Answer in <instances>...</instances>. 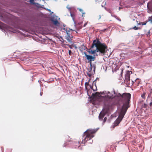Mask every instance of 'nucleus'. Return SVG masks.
<instances>
[{
	"label": "nucleus",
	"instance_id": "19",
	"mask_svg": "<svg viewBox=\"0 0 152 152\" xmlns=\"http://www.w3.org/2000/svg\"><path fill=\"white\" fill-rule=\"evenodd\" d=\"M142 108H146L147 107V105L146 104L144 103L143 104L142 106Z\"/></svg>",
	"mask_w": 152,
	"mask_h": 152
},
{
	"label": "nucleus",
	"instance_id": "33",
	"mask_svg": "<svg viewBox=\"0 0 152 152\" xmlns=\"http://www.w3.org/2000/svg\"><path fill=\"white\" fill-rule=\"evenodd\" d=\"M150 94H151L152 93V89H150Z\"/></svg>",
	"mask_w": 152,
	"mask_h": 152
},
{
	"label": "nucleus",
	"instance_id": "7",
	"mask_svg": "<svg viewBox=\"0 0 152 152\" xmlns=\"http://www.w3.org/2000/svg\"><path fill=\"white\" fill-rule=\"evenodd\" d=\"M51 21H52L53 24L55 26H59L60 23L56 19V20L51 19Z\"/></svg>",
	"mask_w": 152,
	"mask_h": 152
},
{
	"label": "nucleus",
	"instance_id": "10",
	"mask_svg": "<svg viewBox=\"0 0 152 152\" xmlns=\"http://www.w3.org/2000/svg\"><path fill=\"white\" fill-rule=\"evenodd\" d=\"M10 28L9 26H6L3 29L4 31L6 32L7 35H8V33L10 32Z\"/></svg>",
	"mask_w": 152,
	"mask_h": 152
},
{
	"label": "nucleus",
	"instance_id": "27",
	"mask_svg": "<svg viewBox=\"0 0 152 152\" xmlns=\"http://www.w3.org/2000/svg\"><path fill=\"white\" fill-rule=\"evenodd\" d=\"M87 75L89 77H90L91 76V74H89V73H88Z\"/></svg>",
	"mask_w": 152,
	"mask_h": 152
},
{
	"label": "nucleus",
	"instance_id": "4",
	"mask_svg": "<svg viewBox=\"0 0 152 152\" xmlns=\"http://www.w3.org/2000/svg\"><path fill=\"white\" fill-rule=\"evenodd\" d=\"M115 98L113 97V95L110 96L107 95L105 99V101L104 104L105 105L108 106L109 107L115 104L114 100Z\"/></svg>",
	"mask_w": 152,
	"mask_h": 152
},
{
	"label": "nucleus",
	"instance_id": "38",
	"mask_svg": "<svg viewBox=\"0 0 152 152\" xmlns=\"http://www.w3.org/2000/svg\"><path fill=\"white\" fill-rule=\"evenodd\" d=\"M133 83H134V82H133Z\"/></svg>",
	"mask_w": 152,
	"mask_h": 152
},
{
	"label": "nucleus",
	"instance_id": "2",
	"mask_svg": "<svg viewBox=\"0 0 152 152\" xmlns=\"http://www.w3.org/2000/svg\"><path fill=\"white\" fill-rule=\"evenodd\" d=\"M131 95L129 93H124L122 95L118 93L117 96L115 97L120 99L121 100L124 102L121 110L126 112L128 108L130 106L129 104Z\"/></svg>",
	"mask_w": 152,
	"mask_h": 152
},
{
	"label": "nucleus",
	"instance_id": "37",
	"mask_svg": "<svg viewBox=\"0 0 152 152\" xmlns=\"http://www.w3.org/2000/svg\"><path fill=\"white\" fill-rule=\"evenodd\" d=\"M106 29H104V30L103 31H104L105 30H106Z\"/></svg>",
	"mask_w": 152,
	"mask_h": 152
},
{
	"label": "nucleus",
	"instance_id": "31",
	"mask_svg": "<svg viewBox=\"0 0 152 152\" xmlns=\"http://www.w3.org/2000/svg\"><path fill=\"white\" fill-rule=\"evenodd\" d=\"M67 8L68 9H69V11H70V12H71V11H70V10H71V7L68 8V7H67Z\"/></svg>",
	"mask_w": 152,
	"mask_h": 152
},
{
	"label": "nucleus",
	"instance_id": "34",
	"mask_svg": "<svg viewBox=\"0 0 152 152\" xmlns=\"http://www.w3.org/2000/svg\"><path fill=\"white\" fill-rule=\"evenodd\" d=\"M85 14V12H83V13H82V16L83 17V15L84 14Z\"/></svg>",
	"mask_w": 152,
	"mask_h": 152
},
{
	"label": "nucleus",
	"instance_id": "21",
	"mask_svg": "<svg viewBox=\"0 0 152 152\" xmlns=\"http://www.w3.org/2000/svg\"><path fill=\"white\" fill-rule=\"evenodd\" d=\"M99 93L98 92H96L94 94H92V95H93L94 96L96 97V96H97L99 95Z\"/></svg>",
	"mask_w": 152,
	"mask_h": 152
},
{
	"label": "nucleus",
	"instance_id": "24",
	"mask_svg": "<svg viewBox=\"0 0 152 152\" xmlns=\"http://www.w3.org/2000/svg\"><path fill=\"white\" fill-rule=\"evenodd\" d=\"M107 119V118L106 117H105L104 118V120H103V123H104L106 121Z\"/></svg>",
	"mask_w": 152,
	"mask_h": 152
},
{
	"label": "nucleus",
	"instance_id": "22",
	"mask_svg": "<svg viewBox=\"0 0 152 152\" xmlns=\"http://www.w3.org/2000/svg\"><path fill=\"white\" fill-rule=\"evenodd\" d=\"M151 102L150 103L149 105L150 107H152V97H151Z\"/></svg>",
	"mask_w": 152,
	"mask_h": 152
},
{
	"label": "nucleus",
	"instance_id": "1",
	"mask_svg": "<svg viewBox=\"0 0 152 152\" xmlns=\"http://www.w3.org/2000/svg\"><path fill=\"white\" fill-rule=\"evenodd\" d=\"M107 49V45L101 43L99 39L96 38L93 41L90 52L92 54H94L96 52H99L100 53L99 55L100 54L104 55L106 53Z\"/></svg>",
	"mask_w": 152,
	"mask_h": 152
},
{
	"label": "nucleus",
	"instance_id": "36",
	"mask_svg": "<svg viewBox=\"0 0 152 152\" xmlns=\"http://www.w3.org/2000/svg\"><path fill=\"white\" fill-rule=\"evenodd\" d=\"M99 19H100L101 18V15H99Z\"/></svg>",
	"mask_w": 152,
	"mask_h": 152
},
{
	"label": "nucleus",
	"instance_id": "29",
	"mask_svg": "<svg viewBox=\"0 0 152 152\" xmlns=\"http://www.w3.org/2000/svg\"><path fill=\"white\" fill-rule=\"evenodd\" d=\"M151 94H149L148 96V98L150 97L151 96Z\"/></svg>",
	"mask_w": 152,
	"mask_h": 152
},
{
	"label": "nucleus",
	"instance_id": "3",
	"mask_svg": "<svg viewBox=\"0 0 152 152\" xmlns=\"http://www.w3.org/2000/svg\"><path fill=\"white\" fill-rule=\"evenodd\" d=\"M97 130L94 129H88L83 134L82 137V141L80 140L79 143L80 142L81 143H85L88 140L91 139L94 137V134Z\"/></svg>",
	"mask_w": 152,
	"mask_h": 152
},
{
	"label": "nucleus",
	"instance_id": "5",
	"mask_svg": "<svg viewBox=\"0 0 152 152\" xmlns=\"http://www.w3.org/2000/svg\"><path fill=\"white\" fill-rule=\"evenodd\" d=\"M126 112L121 110L119 113V116L118 118L115 121L114 123V127L118 126L120 123L124 118Z\"/></svg>",
	"mask_w": 152,
	"mask_h": 152
},
{
	"label": "nucleus",
	"instance_id": "11",
	"mask_svg": "<svg viewBox=\"0 0 152 152\" xmlns=\"http://www.w3.org/2000/svg\"><path fill=\"white\" fill-rule=\"evenodd\" d=\"M86 47L84 45H81V46L80 47V50L81 51H83L85 50L86 49Z\"/></svg>",
	"mask_w": 152,
	"mask_h": 152
},
{
	"label": "nucleus",
	"instance_id": "20",
	"mask_svg": "<svg viewBox=\"0 0 152 152\" xmlns=\"http://www.w3.org/2000/svg\"><path fill=\"white\" fill-rule=\"evenodd\" d=\"M151 32L150 30H149L147 33L146 34L147 37H149L150 35Z\"/></svg>",
	"mask_w": 152,
	"mask_h": 152
},
{
	"label": "nucleus",
	"instance_id": "28",
	"mask_svg": "<svg viewBox=\"0 0 152 152\" xmlns=\"http://www.w3.org/2000/svg\"><path fill=\"white\" fill-rule=\"evenodd\" d=\"M87 24V22H86V23L84 25H83V27H85L86 26V25Z\"/></svg>",
	"mask_w": 152,
	"mask_h": 152
},
{
	"label": "nucleus",
	"instance_id": "6",
	"mask_svg": "<svg viewBox=\"0 0 152 152\" xmlns=\"http://www.w3.org/2000/svg\"><path fill=\"white\" fill-rule=\"evenodd\" d=\"M85 56L87 60L88 61V62L90 64L91 66H92L91 62L94 61L95 59V56H92L88 55L86 54V53H84Z\"/></svg>",
	"mask_w": 152,
	"mask_h": 152
},
{
	"label": "nucleus",
	"instance_id": "26",
	"mask_svg": "<svg viewBox=\"0 0 152 152\" xmlns=\"http://www.w3.org/2000/svg\"><path fill=\"white\" fill-rule=\"evenodd\" d=\"M89 83L88 82H86L85 83V86H88L89 85Z\"/></svg>",
	"mask_w": 152,
	"mask_h": 152
},
{
	"label": "nucleus",
	"instance_id": "25",
	"mask_svg": "<svg viewBox=\"0 0 152 152\" xmlns=\"http://www.w3.org/2000/svg\"><path fill=\"white\" fill-rule=\"evenodd\" d=\"M62 31H65L66 32H68L67 30L65 28H62Z\"/></svg>",
	"mask_w": 152,
	"mask_h": 152
},
{
	"label": "nucleus",
	"instance_id": "16",
	"mask_svg": "<svg viewBox=\"0 0 152 152\" xmlns=\"http://www.w3.org/2000/svg\"><path fill=\"white\" fill-rule=\"evenodd\" d=\"M132 28L134 30H137L139 29H140V28L137 27L136 26H135Z\"/></svg>",
	"mask_w": 152,
	"mask_h": 152
},
{
	"label": "nucleus",
	"instance_id": "23",
	"mask_svg": "<svg viewBox=\"0 0 152 152\" xmlns=\"http://www.w3.org/2000/svg\"><path fill=\"white\" fill-rule=\"evenodd\" d=\"M72 52L70 50H69V55H70V56H71L72 55Z\"/></svg>",
	"mask_w": 152,
	"mask_h": 152
},
{
	"label": "nucleus",
	"instance_id": "30",
	"mask_svg": "<svg viewBox=\"0 0 152 152\" xmlns=\"http://www.w3.org/2000/svg\"><path fill=\"white\" fill-rule=\"evenodd\" d=\"M43 94V92H41L40 93V96H42V95Z\"/></svg>",
	"mask_w": 152,
	"mask_h": 152
},
{
	"label": "nucleus",
	"instance_id": "8",
	"mask_svg": "<svg viewBox=\"0 0 152 152\" xmlns=\"http://www.w3.org/2000/svg\"><path fill=\"white\" fill-rule=\"evenodd\" d=\"M67 35L66 37V39L69 42H71L72 41V37L70 36L68 32H67Z\"/></svg>",
	"mask_w": 152,
	"mask_h": 152
},
{
	"label": "nucleus",
	"instance_id": "9",
	"mask_svg": "<svg viewBox=\"0 0 152 152\" xmlns=\"http://www.w3.org/2000/svg\"><path fill=\"white\" fill-rule=\"evenodd\" d=\"M107 113V112H106L105 113H104V112H101L99 115V118L100 119H102L104 117V116L105 114Z\"/></svg>",
	"mask_w": 152,
	"mask_h": 152
},
{
	"label": "nucleus",
	"instance_id": "14",
	"mask_svg": "<svg viewBox=\"0 0 152 152\" xmlns=\"http://www.w3.org/2000/svg\"><path fill=\"white\" fill-rule=\"evenodd\" d=\"M148 21H149L151 23H152V16L149 17L148 20H147Z\"/></svg>",
	"mask_w": 152,
	"mask_h": 152
},
{
	"label": "nucleus",
	"instance_id": "18",
	"mask_svg": "<svg viewBox=\"0 0 152 152\" xmlns=\"http://www.w3.org/2000/svg\"><path fill=\"white\" fill-rule=\"evenodd\" d=\"M136 82L137 83V86H138L139 83H140V81L139 79H136V80H135Z\"/></svg>",
	"mask_w": 152,
	"mask_h": 152
},
{
	"label": "nucleus",
	"instance_id": "17",
	"mask_svg": "<svg viewBox=\"0 0 152 152\" xmlns=\"http://www.w3.org/2000/svg\"><path fill=\"white\" fill-rule=\"evenodd\" d=\"M146 93L145 92H144L142 95H141V97H142L144 99H145V95Z\"/></svg>",
	"mask_w": 152,
	"mask_h": 152
},
{
	"label": "nucleus",
	"instance_id": "15",
	"mask_svg": "<svg viewBox=\"0 0 152 152\" xmlns=\"http://www.w3.org/2000/svg\"><path fill=\"white\" fill-rule=\"evenodd\" d=\"M70 15L71 16L73 20H74L75 17V14L74 13H72L71 12H70Z\"/></svg>",
	"mask_w": 152,
	"mask_h": 152
},
{
	"label": "nucleus",
	"instance_id": "12",
	"mask_svg": "<svg viewBox=\"0 0 152 152\" xmlns=\"http://www.w3.org/2000/svg\"><path fill=\"white\" fill-rule=\"evenodd\" d=\"M125 79L126 81L127 82L130 81V74H127L125 76Z\"/></svg>",
	"mask_w": 152,
	"mask_h": 152
},
{
	"label": "nucleus",
	"instance_id": "32",
	"mask_svg": "<svg viewBox=\"0 0 152 152\" xmlns=\"http://www.w3.org/2000/svg\"><path fill=\"white\" fill-rule=\"evenodd\" d=\"M79 10L81 12H83V10L82 9H79Z\"/></svg>",
	"mask_w": 152,
	"mask_h": 152
},
{
	"label": "nucleus",
	"instance_id": "35",
	"mask_svg": "<svg viewBox=\"0 0 152 152\" xmlns=\"http://www.w3.org/2000/svg\"><path fill=\"white\" fill-rule=\"evenodd\" d=\"M96 1H98L99 2L101 1L102 0H95Z\"/></svg>",
	"mask_w": 152,
	"mask_h": 152
},
{
	"label": "nucleus",
	"instance_id": "13",
	"mask_svg": "<svg viewBox=\"0 0 152 152\" xmlns=\"http://www.w3.org/2000/svg\"><path fill=\"white\" fill-rule=\"evenodd\" d=\"M147 22H148V21L146 20L144 22L139 23L138 24L139 25H146V24H147Z\"/></svg>",
	"mask_w": 152,
	"mask_h": 152
}]
</instances>
